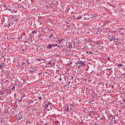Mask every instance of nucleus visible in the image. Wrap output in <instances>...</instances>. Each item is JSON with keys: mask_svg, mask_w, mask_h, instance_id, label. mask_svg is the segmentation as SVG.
Here are the masks:
<instances>
[{"mask_svg": "<svg viewBox=\"0 0 125 125\" xmlns=\"http://www.w3.org/2000/svg\"><path fill=\"white\" fill-rule=\"evenodd\" d=\"M36 62H38V65H41L42 63H45V60L42 59H37L36 60Z\"/></svg>", "mask_w": 125, "mask_h": 125, "instance_id": "1", "label": "nucleus"}, {"mask_svg": "<svg viewBox=\"0 0 125 125\" xmlns=\"http://www.w3.org/2000/svg\"><path fill=\"white\" fill-rule=\"evenodd\" d=\"M78 64L81 65V66H82V67H83V66H84V65H85V63H84V62H83L82 61H78L77 62H76L75 66H77V65Z\"/></svg>", "mask_w": 125, "mask_h": 125, "instance_id": "2", "label": "nucleus"}, {"mask_svg": "<svg viewBox=\"0 0 125 125\" xmlns=\"http://www.w3.org/2000/svg\"><path fill=\"white\" fill-rule=\"evenodd\" d=\"M117 40V35L116 34H114L112 35L111 37L109 39V42H112V41H116Z\"/></svg>", "mask_w": 125, "mask_h": 125, "instance_id": "3", "label": "nucleus"}, {"mask_svg": "<svg viewBox=\"0 0 125 125\" xmlns=\"http://www.w3.org/2000/svg\"><path fill=\"white\" fill-rule=\"evenodd\" d=\"M109 122V125H114V124H116L117 122L116 120H114V118L113 117L108 121Z\"/></svg>", "mask_w": 125, "mask_h": 125, "instance_id": "4", "label": "nucleus"}, {"mask_svg": "<svg viewBox=\"0 0 125 125\" xmlns=\"http://www.w3.org/2000/svg\"><path fill=\"white\" fill-rule=\"evenodd\" d=\"M115 41H116L115 42V45H119L121 43V42H120V39L116 37V39H115Z\"/></svg>", "mask_w": 125, "mask_h": 125, "instance_id": "5", "label": "nucleus"}, {"mask_svg": "<svg viewBox=\"0 0 125 125\" xmlns=\"http://www.w3.org/2000/svg\"><path fill=\"white\" fill-rule=\"evenodd\" d=\"M70 112V110H69V104H66L65 106V110L64 112Z\"/></svg>", "mask_w": 125, "mask_h": 125, "instance_id": "6", "label": "nucleus"}, {"mask_svg": "<svg viewBox=\"0 0 125 125\" xmlns=\"http://www.w3.org/2000/svg\"><path fill=\"white\" fill-rule=\"evenodd\" d=\"M52 48V44H49L46 46V48H48V49H51Z\"/></svg>", "mask_w": 125, "mask_h": 125, "instance_id": "7", "label": "nucleus"}, {"mask_svg": "<svg viewBox=\"0 0 125 125\" xmlns=\"http://www.w3.org/2000/svg\"><path fill=\"white\" fill-rule=\"evenodd\" d=\"M48 65H50L51 67H52V66H54L55 65V63H51V61H50L49 63L47 64Z\"/></svg>", "mask_w": 125, "mask_h": 125, "instance_id": "8", "label": "nucleus"}, {"mask_svg": "<svg viewBox=\"0 0 125 125\" xmlns=\"http://www.w3.org/2000/svg\"><path fill=\"white\" fill-rule=\"evenodd\" d=\"M108 119H107V122H108V121H110V119L113 118V115H110L108 116H107Z\"/></svg>", "mask_w": 125, "mask_h": 125, "instance_id": "9", "label": "nucleus"}, {"mask_svg": "<svg viewBox=\"0 0 125 125\" xmlns=\"http://www.w3.org/2000/svg\"><path fill=\"white\" fill-rule=\"evenodd\" d=\"M35 101H36V100H34V101L30 100V102H27V104H28V105H31V103H34Z\"/></svg>", "mask_w": 125, "mask_h": 125, "instance_id": "10", "label": "nucleus"}, {"mask_svg": "<svg viewBox=\"0 0 125 125\" xmlns=\"http://www.w3.org/2000/svg\"><path fill=\"white\" fill-rule=\"evenodd\" d=\"M4 91H5V90L2 91L1 90H0V95H4Z\"/></svg>", "mask_w": 125, "mask_h": 125, "instance_id": "11", "label": "nucleus"}, {"mask_svg": "<svg viewBox=\"0 0 125 125\" xmlns=\"http://www.w3.org/2000/svg\"><path fill=\"white\" fill-rule=\"evenodd\" d=\"M33 40V38L32 37H29L28 39H27V42H30Z\"/></svg>", "mask_w": 125, "mask_h": 125, "instance_id": "12", "label": "nucleus"}, {"mask_svg": "<svg viewBox=\"0 0 125 125\" xmlns=\"http://www.w3.org/2000/svg\"><path fill=\"white\" fill-rule=\"evenodd\" d=\"M104 30H105V34L108 33H110V30L107 28H105Z\"/></svg>", "mask_w": 125, "mask_h": 125, "instance_id": "13", "label": "nucleus"}, {"mask_svg": "<svg viewBox=\"0 0 125 125\" xmlns=\"http://www.w3.org/2000/svg\"><path fill=\"white\" fill-rule=\"evenodd\" d=\"M97 16H98L97 14H95L92 15V18H96V17H97Z\"/></svg>", "mask_w": 125, "mask_h": 125, "instance_id": "14", "label": "nucleus"}, {"mask_svg": "<svg viewBox=\"0 0 125 125\" xmlns=\"http://www.w3.org/2000/svg\"><path fill=\"white\" fill-rule=\"evenodd\" d=\"M48 106H49V104H47L43 105V107L45 108H46L48 107Z\"/></svg>", "mask_w": 125, "mask_h": 125, "instance_id": "15", "label": "nucleus"}, {"mask_svg": "<svg viewBox=\"0 0 125 125\" xmlns=\"http://www.w3.org/2000/svg\"><path fill=\"white\" fill-rule=\"evenodd\" d=\"M49 22H50V23H51V24H52V23H53V19H49Z\"/></svg>", "mask_w": 125, "mask_h": 125, "instance_id": "16", "label": "nucleus"}, {"mask_svg": "<svg viewBox=\"0 0 125 125\" xmlns=\"http://www.w3.org/2000/svg\"><path fill=\"white\" fill-rule=\"evenodd\" d=\"M67 47H68V48H69L70 49H71V48H72V47H73V46H72V44H70V45H68Z\"/></svg>", "mask_w": 125, "mask_h": 125, "instance_id": "17", "label": "nucleus"}, {"mask_svg": "<svg viewBox=\"0 0 125 125\" xmlns=\"http://www.w3.org/2000/svg\"><path fill=\"white\" fill-rule=\"evenodd\" d=\"M36 46V49H35V50H38L39 48H40V46H38V45H35Z\"/></svg>", "mask_w": 125, "mask_h": 125, "instance_id": "18", "label": "nucleus"}, {"mask_svg": "<svg viewBox=\"0 0 125 125\" xmlns=\"http://www.w3.org/2000/svg\"><path fill=\"white\" fill-rule=\"evenodd\" d=\"M23 65H25V62H22L21 63V66H23Z\"/></svg>", "mask_w": 125, "mask_h": 125, "instance_id": "19", "label": "nucleus"}, {"mask_svg": "<svg viewBox=\"0 0 125 125\" xmlns=\"http://www.w3.org/2000/svg\"><path fill=\"white\" fill-rule=\"evenodd\" d=\"M53 36H54L53 34H51L49 36V39H50V38L53 37Z\"/></svg>", "mask_w": 125, "mask_h": 125, "instance_id": "20", "label": "nucleus"}, {"mask_svg": "<svg viewBox=\"0 0 125 125\" xmlns=\"http://www.w3.org/2000/svg\"><path fill=\"white\" fill-rule=\"evenodd\" d=\"M122 30H125V28L122 27V28H119V32H121L122 31Z\"/></svg>", "mask_w": 125, "mask_h": 125, "instance_id": "21", "label": "nucleus"}, {"mask_svg": "<svg viewBox=\"0 0 125 125\" xmlns=\"http://www.w3.org/2000/svg\"><path fill=\"white\" fill-rule=\"evenodd\" d=\"M69 107H70V108H73L74 107V104H71L69 105Z\"/></svg>", "mask_w": 125, "mask_h": 125, "instance_id": "22", "label": "nucleus"}, {"mask_svg": "<svg viewBox=\"0 0 125 125\" xmlns=\"http://www.w3.org/2000/svg\"><path fill=\"white\" fill-rule=\"evenodd\" d=\"M81 18H82V16H79L76 18V19H77L78 20H80V19H81Z\"/></svg>", "mask_w": 125, "mask_h": 125, "instance_id": "23", "label": "nucleus"}, {"mask_svg": "<svg viewBox=\"0 0 125 125\" xmlns=\"http://www.w3.org/2000/svg\"><path fill=\"white\" fill-rule=\"evenodd\" d=\"M63 41V39H61V40H58V43H60V42H61Z\"/></svg>", "mask_w": 125, "mask_h": 125, "instance_id": "24", "label": "nucleus"}, {"mask_svg": "<svg viewBox=\"0 0 125 125\" xmlns=\"http://www.w3.org/2000/svg\"><path fill=\"white\" fill-rule=\"evenodd\" d=\"M42 73H40L38 74V76H39V78H41V76H42Z\"/></svg>", "mask_w": 125, "mask_h": 125, "instance_id": "25", "label": "nucleus"}, {"mask_svg": "<svg viewBox=\"0 0 125 125\" xmlns=\"http://www.w3.org/2000/svg\"><path fill=\"white\" fill-rule=\"evenodd\" d=\"M86 53H89L88 55H89V54H92V53L91 52H89V51H87Z\"/></svg>", "mask_w": 125, "mask_h": 125, "instance_id": "26", "label": "nucleus"}, {"mask_svg": "<svg viewBox=\"0 0 125 125\" xmlns=\"http://www.w3.org/2000/svg\"><path fill=\"white\" fill-rule=\"evenodd\" d=\"M12 18H17V16L14 15L12 17Z\"/></svg>", "mask_w": 125, "mask_h": 125, "instance_id": "27", "label": "nucleus"}, {"mask_svg": "<svg viewBox=\"0 0 125 125\" xmlns=\"http://www.w3.org/2000/svg\"><path fill=\"white\" fill-rule=\"evenodd\" d=\"M112 50H114V51H116V47H112Z\"/></svg>", "mask_w": 125, "mask_h": 125, "instance_id": "28", "label": "nucleus"}, {"mask_svg": "<svg viewBox=\"0 0 125 125\" xmlns=\"http://www.w3.org/2000/svg\"><path fill=\"white\" fill-rule=\"evenodd\" d=\"M70 26H71V25H67L66 30H67V29H69V28H70Z\"/></svg>", "mask_w": 125, "mask_h": 125, "instance_id": "29", "label": "nucleus"}, {"mask_svg": "<svg viewBox=\"0 0 125 125\" xmlns=\"http://www.w3.org/2000/svg\"><path fill=\"white\" fill-rule=\"evenodd\" d=\"M107 59V61H109V60H111V58L110 57H108Z\"/></svg>", "mask_w": 125, "mask_h": 125, "instance_id": "30", "label": "nucleus"}, {"mask_svg": "<svg viewBox=\"0 0 125 125\" xmlns=\"http://www.w3.org/2000/svg\"><path fill=\"white\" fill-rule=\"evenodd\" d=\"M120 66H121V67H123V64H118V67H120Z\"/></svg>", "mask_w": 125, "mask_h": 125, "instance_id": "31", "label": "nucleus"}, {"mask_svg": "<svg viewBox=\"0 0 125 125\" xmlns=\"http://www.w3.org/2000/svg\"><path fill=\"white\" fill-rule=\"evenodd\" d=\"M81 67H82V65H80L78 66V69H80Z\"/></svg>", "mask_w": 125, "mask_h": 125, "instance_id": "32", "label": "nucleus"}, {"mask_svg": "<svg viewBox=\"0 0 125 125\" xmlns=\"http://www.w3.org/2000/svg\"><path fill=\"white\" fill-rule=\"evenodd\" d=\"M79 43H80V42L78 41L77 42H76V45L77 44V45H79Z\"/></svg>", "mask_w": 125, "mask_h": 125, "instance_id": "33", "label": "nucleus"}, {"mask_svg": "<svg viewBox=\"0 0 125 125\" xmlns=\"http://www.w3.org/2000/svg\"><path fill=\"white\" fill-rule=\"evenodd\" d=\"M102 90H104V84H103V87H102Z\"/></svg>", "mask_w": 125, "mask_h": 125, "instance_id": "34", "label": "nucleus"}, {"mask_svg": "<svg viewBox=\"0 0 125 125\" xmlns=\"http://www.w3.org/2000/svg\"><path fill=\"white\" fill-rule=\"evenodd\" d=\"M36 33V30H34L32 31V34H35Z\"/></svg>", "mask_w": 125, "mask_h": 125, "instance_id": "35", "label": "nucleus"}, {"mask_svg": "<svg viewBox=\"0 0 125 125\" xmlns=\"http://www.w3.org/2000/svg\"><path fill=\"white\" fill-rule=\"evenodd\" d=\"M38 99H39V100H42V97H39L38 98Z\"/></svg>", "mask_w": 125, "mask_h": 125, "instance_id": "36", "label": "nucleus"}, {"mask_svg": "<svg viewBox=\"0 0 125 125\" xmlns=\"http://www.w3.org/2000/svg\"><path fill=\"white\" fill-rule=\"evenodd\" d=\"M21 119H22V117H19L18 121H19V120H21Z\"/></svg>", "mask_w": 125, "mask_h": 125, "instance_id": "37", "label": "nucleus"}, {"mask_svg": "<svg viewBox=\"0 0 125 125\" xmlns=\"http://www.w3.org/2000/svg\"><path fill=\"white\" fill-rule=\"evenodd\" d=\"M90 113H92V111L90 112V113L88 114V116H90L91 115Z\"/></svg>", "mask_w": 125, "mask_h": 125, "instance_id": "38", "label": "nucleus"}, {"mask_svg": "<svg viewBox=\"0 0 125 125\" xmlns=\"http://www.w3.org/2000/svg\"><path fill=\"white\" fill-rule=\"evenodd\" d=\"M83 81L84 82V83H86V79H83Z\"/></svg>", "mask_w": 125, "mask_h": 125, "instance_id": "39", "label": "nucleus"}, {"mask_svg": "<svg viewBox=\"0 0 125 125\" xmlns=\"http://www.w3.org/2000/svg\"><path fill=\"white\" fill-rule=\"evenodd\" d=\"M27 65H29V64H30V62H29V61H27Z\"/></svg>", "mask_w": 125, "mask_h": 125, "instance_id": "40", "label": "nucleus"}, {"mask_svg": "<svg viewBox=\"0 0 125 125\" xmlns=\"http://www.w3.org/2000/svg\"><path fill=\"white\" fill-rule=\"evenodd\" d=\"M2 64V66H3H3H5V63H2V64Z\"/></svg>", "mask_w": 125, "mask_h": 125, "instance_id": "41", "label": "nucleus"}, {"mask_svg": "<svg viewBox=\"0 0 125 125\" xmlns=\"http://www.w3.org/2000/svg\"><path fill=\"white\" fill-rule=\"evenodd\" d=\"M13 12H14L15 13H16L17 12V10L15 11H14V12H12V13H13Z\"/></svg>", "mask_w": 125, "mask_h": 125, "instance_id": "42", "label": "nucleus"}, {"mask_svg": "<svg viewBox=\"0 0 125 125\" xmlns=\"http://www.w3.org/2000/svg\"><path fill=\"white\" fill-rule=\"evenodd\" d=\"M59 81H62V78L60 77L59 79Z\"/></svg>", "mask_w": 125, "mask_h": 125, "instance_id": "43", "label": "nucleus"}, {"mask_svg": "<svg viewBox=\"0 0 125 125\" xmlns=\"http://www.w3.org/2000/svg\"><path fill=\"white\" fill-rule=\"evenodd\" d=\"M1 67H3V65H2V64H0V68H1Z\"/></svg>", "mask_w": 125, "mask_h": 125, "instance_id": "44", "label": "nucleus"}, {"mask_svg": "<svg viewBox=\"0 0 125 125\" xmlns=\"http://www.w3.org/2000/svg\"><path fill=\"white\" fill-rule=\"evenodd\" d=\"M112 70V68H109V69L108 68V69H107V70H108V71H110V70Z\"/></svg>", "mask_w": 125, "mask_h": 125, "instance_id": "45", "label": "nucleus"}, {"mask_svg": "<svg viewBox=\"0 0 125 125\" xmlns=\"http://www.w3.org/2000/svg\"><path fill=\"white\" fill-rule=\"evenodd\" d=\"M23 36H26V34L25 33H23Z\"/></svg>", "mask_w": 125, "mask_h": 125, "instance_id": "46", "label": "nucleus"}, {"mask_svg": "<svg viewBox=\"0 0 125 125\" xmlns=\"http://www.w3.org/2000/svg\"><path fill=\"white\" fill-rule=\"evenodd\" d=\"M22 99H23V97H21L20 98V100L22 101Z\"/></svg>", "mask_w": 125, "mask_h": 125, "instance_id": "47", "label": "nucleus"}, {"mask_svg": "<svg viewBox=\"0 0 125 125\" xmlns=\"http://www.w3.org/2000/svg\"><path fill=\"white\" fill-rule=\"evenodd\" d=\"M12 89H15V86H13Z\"/></svg>", "mask_w": 125, "mask_h": 125, "instance_id": "48", "label": "nucleus"}, {"mask_svg": "<svg viewBox=\"0 0 125 125\" xmlns=\"http://www.w3.org/2000/svg\"><path fill=\"white\" fill-rule=\"evenodd\" d=\"M27 42H27V41H24V43H27Z\"/></svg>", "mask_w": 125, "mask_h": 125, "instance_id": "49", "label": "nucleus"}, {"mask_svg": "<svg viewBox=\"0 0 125 125\" xmlns=\"http://www.w3.org/2000/svg\"><path fill=\"white\" fill-rule=\"evenodd\" d=\"M66 86H67V85H65L64 86H63V88L66 87Z\"/></svg>", "mask_w": 125, "mask_h": 125, "instance_id": "50", "label": "nucleus"}, {"mask_svg": "<svg viewBox=\"0 0 125 125\" xmlns=\"http://www.w3.org/2000/svg\"><path fill=\"white\" fill-rule=\"evenodd\" d=\"M15 21H16V22L17 21V18H16V19H15Z\"/></svg>", "mask_w": 125, "mask_h": 125, "instance_id": "51", "label": "nucleus"}, {"mask_svg": "<svg viewBox=\"0 0 125 125\" xmlns=\"http://www.w3.org/2000/svg\"><path fill=\"white\" fill-rule=\"evenodd\" d=\"M8 27H10V23H8Z\"/></svg>", "mask_w": 125, "mask_h": 125, "instance_id": "52", "label": "nucleus"}, {"mask_svg": "<svg viewBox=\"0 0 125 125\" xmlns=\"http://www.w3.org/2000/svg\"><path fill=\"white\" fill-rule=\"evenodd\" d=\"M8 10H9V11H11V9H8Z\"/></svg>", "mask_w": 125, "mask_h": 125, "instance_id": "53", "label": "nucleus"}, {"mask_svg": "<svg viewBox=\"0 0 125 125\" xmlns=\"http://www.w3.org/2000/svg\"><path fill=\"white\" fill-rule=\"evenodd\" d=\"M71 79H72V80H74V77H71Z\"/></svg>", "mask_w": 125, "mask_h": 125, "instance_id": "54", "label": "nucleus"}, {"mask_svg": "<svg viewBox=\"0 0 125 125\" xmlns=\"http://www.w3.org/2000/svg\"><path fill=\"white\" fill-rule=\"evenodd\" d=\"M110 86H111V87H112V88H114V86H113V85H110Z\"/></svg>", "mask_w": 125, "mask_h": 125, "instance_id": "55", "label": "nucleus"}, {"mask_svg": "<svg viewBox=\"0 0 125 125\" xmlns=\"http://www.w3.org/2000/svg\"><path fill=\"white\" fill-rule=\"evenodd\" d=\"M102 83L100 82V83H98V84H102Z\"/></svg>", "mask_w": 125, "mask_h": 125, "instance_id": "56", "label": "nucleus"}, {"mask_svg": "<svg viewBox=\"0 0 125 125\" xmlns=\"http://www.w3.org/2000/svg\"><path fill=\"white\" fill-rule=\"evenodd\" d=\"M95 125H99V124L95 123Z\"/></svg>", "mask_w": 125, "mask_h": 125, "instance_id": "57", "label": "nucleus"}, {"mask_svg": "<svg viewBox=\"0 0 125 125\" xmlns=\"http://www.w3.org/2000/svg\"><path fill=\"white\" fill-rule=\"evenodd\" d=\"M1 58H3H3H4V56H2L1 57Z\"/></svg>", "mask_w": 125, "mask_h": 125, "instance_id": "58", "label": "nucleus"}, {"mask_svg": "<svg viewBox=\"0 0 125 125\" xmlns=\"http://www.w3.org/2000/svg\"><path fill=\"white\" fill-rule=\"evenodd\" d=\"M107 35H110V32H107Z\"/></svg>", "mask_w": 125, "mask_h": 125, "instance_id": "59", "label": "nucleus"}, {"mask_svg": "<svg viewBox=\"0 0 125 125\" xmlns=\"http://www.w3.org/2000/svg\"><path fill=\"white\" fill-rule=\"evenodd\" d=\"M45 110H46V108H44V109H43V111H45Z\"/></svg>", "mask_w": 125, "mask_h": 125, "instance_id": "60", "label": "nucleus"}, {"mask_svg": "<svg viewBox=\"0 0 125 125\" xmlns=\"http://www.w3.org/2000/svg\"><path fill=\"white\" fill-rule=\"evenodd\" d=\"M28 124H31V121H28Z\"/></svg>", "mask_w": 125, "mask_h": 125, "instance_id": "61", "label": "nucleus"}, {"mask_svg": "<svg viewBox=\"0 0 125 125\" xmlns=\"http://www.w3.org/2000/svg\"><path fill=\"white\" fill-rule=\"evenodd\" d=\"M69 64H70V65H72V62H70L69 63Z\"/></svg>", "mask_w": 125, "mask_h": 125, "instance_id": "62", "label": "nucleus"}, {"mask_svg": "<svg viewBox=\"0 0 125 125\" xmlns=\"http://www.w3.org/2000/svg\"><path fill=\"white\" fill-rule=\"evenodd\" d=\"M52 46H55V44H52Z\"/></svg>", "mask_w": 125, "mask_h": 125, "instance_id": "63", "label": "nucleus"}, {"mask_svg": "<svg viewBox=\"0 0 125 125\" xmlns=\"http://www.w3.org/2000/svg\"><path fill=\"white\" fill-rule=\"evenodd\" d=\"M22 101L21 100H20L19 102H21Z\"/></svg>", "mask_w": 125, "mask_h": 125, "instance_id": "64", "label": "nucleus"}]
</instances>
